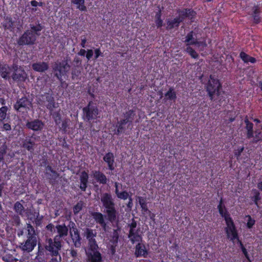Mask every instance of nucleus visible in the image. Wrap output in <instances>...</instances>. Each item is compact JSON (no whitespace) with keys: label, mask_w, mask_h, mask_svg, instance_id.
<instances>
[{"label":"nucleus","mask_w":262,"mask_h":262,"mask_svg":"<svg viewBox=\"0 0 262 262\" xmlns=\"http://www.w3.org/2000/svg\"><path fill=\"white\" fill-rule=\"evenodd\" d=\"M218 209L220 214L224 218L226 222V227L225 228V231L228 238L232 241L233 243L237 242L239 244L245 256L248 260H250L247 250L239 239L237 232L233 220L230 217L229 213L227 212L225 207L223 205L222 201H221L220 204L218 206Z\"/></svg>","instance_id":"obj_1"},{"label":"nucleus","mask_w":262,"mask_h":262,"mask_svg":"<svg viewBox=\"0 0 262 262\" xmlns=\"http://www.w3.org/2000/svg\"><path fill=\"white\" fill-rule=\"evenodd\" d=\"M85 235L89 240V248L85 250L88 262H101V254L97 250L98 246L94 239L96 235V232L86 229Z\"/></svg>","instance_id":"obj_2"},{"label":"nucleus","mask_w":262,"mask_h":262,"mask_svg":"<svg viewBox=\"0 0 262 262\" xmlns=\"http://www.w3.org/2000/svg\"><path fill=\"white\" fill-rule=\"evenodd\" d=\"M56 228L59 235L55 237L54 242L51 239H49L46 247L47 250L54 255H57L58 251L61 248V237L67 235L68 231L64 225L57 226Z\"/></svg>","instance_id":"obj_3"},{"label":"nucleus","mask_w":262,"mask_h":262,"mask_svg":"<svg viewBox=\"0 0 262 262\" xmlns=\"http://www.w3.org/2000/svg\"><path fill=\"white\" fill-rule=\"evenodd\" d=\"M12 71L13 73L12 77L14 80L24 81L27 78V75L22 68L14 66L12 69H10L8 66L1 67L0 65V75L4 78H9L10 71Z\"/></svg>","instance_id":"obj_4"},{"label":"nucleus","mask_w":262,"mask_h":262,"mask_svg":"<svg viewBox=\"0 0 262 262\" xmlns=\"http://www.w3.org/2000/svg\"><path fill=\"white\" fill-rule=\"evenodd\" d=\"M101 200L105 208L109 220L114 221L116 219V211L111 195L108 193H104L102 194Z\"/></svg>","instance_id":"obj_5"},{"label":"nucleus","mask_w":262,"mask_h":262,"mask_svg":"<svg viewBox=\"0 0 262 262\" xmlns=\"http://www.w3.org/2000/svg\"><path fill=\"white\" fill-rule=\"evenodd\" d=\"M207 91L210 99H215V96H219L221 93V85L219 80L211 76L207 86Z\"/></svg>","instance_id":"obj_6"},{"label":"nucleus","mask_w":262,"mask_h":262,"mask_svg":"<svg viewBox=\"0 0 262 262\" xmlns=\"http://www.w3.org/2000/svg\"><path fill=\"white\" fill-rule=\"evenodd\" d=\"M15 210L21 215L26 216L28 219L32 221L33 222H35L36 225L40 224V219L39 216L38 212H31V211L25 210L23 205L19 202H16L14 205Z\"/></svg>","instance_id":"obj_7"},{"label":"nucleus","mask_w":262,"mask_h":262,"mask_svg":"<svg viewBox=\"0 0 262 262\" xmlns=\"http://www.w3.org/2000/svg\"><path fill=\"white\" fill-rule=\"evenodd\" d=\"M41 27L37 26L36 28L32 27V30L26 31L18 41L20 45H29L34 43L36 39V32L40 31Z\"/></svg>","instance_id":"obj_8"},{"label":"nucleus","mask_w":262,"mask_h":262,"mask_svg":"<svg viewBox=\"0 0 262 262\" xmlns=\"http://www.w3.org/2000/svg\"><path fill=\"white\" fill-rule=\"evenodd\" d=\"M129 238L133 243L135 242H140L142 241V236L140 230L139 228H137V224L133 221L129 225Z\"/></svg>","instance_id":"obj_9"},{"label":"nucleus","mask_w":262,"mask_h":262,"mask_svg":"<svg viewBox=\"0 0 262 262\" xmlns=\"http://www.w3.org/2000/svg\"><path fill=\"white\" fill-rule=\"evenodd\" d=\"M2 259L6 262H20L16 257L15 250H6L1 252Z\"/></svg>","instance_id":"obj_10"},{"label":"nucleus","mask_w":262,"mask_h":262,"mask_svg":"<svg viewBox=\"0 0 262 262\" xmlns=\"http://www.w3.org/2000/svg\"><path fill=\"white\" fill-rule=\"evenodd\" d=\"M85 117L89 120L95 119L98 114V110L94 104L90 103L88 106L83 110Z\"/></svg>","instance_id":"obj_11"},{"label":"nucleus","mask_w":262,"mask_h":262,"mask_svg":"<svg viewBox=\"0 0 262 262\" xmlns=\"http://www.w3.org/2000/svg\"><path fill=\"white\" fill-rule=\"evenodd\" d=\"M31 106V103L26 98H22L17 101L14 105V108L16 110L20 112H27V109Z\"/></svg>","instance_id":"obj_12"},{"label":"nucleus","mask_w":262,"mask_h":262,"mask_svg":"<svg viewBox=\"0 0 262 262\" xmlns=\"http://www.w3.org/2000/svg\"><path fill=\"white\" fill-rule=\"evenodd\" d=\"M69 66L68 64L67 61H62L60 63L59 65L56 63V66L54 67V70L56 73V75L58 79H61L62 75H64L69 70Z\"/></svg>","instance_id":"obj_13"},{"label":"nucleus","mask_w":262,"mask_h":262,"mask_svg":"<svg viewBox=\"0 0 262 262\" xmlns=\"http://www.w3.org/2000/svg\"><path fill=\"white\" fill-rule=\"evenodd\" d=\"M36 238L35 236H29L28 239L25 243H22L21 249L23 251L30 252L33 250L36 245Z\"/></svg>","instance_id":"obj_14"},{"label":"nucleus","mask_w":262,"mask_h":262,"mask_svg":"<svg viewBox=\"0 0 262 262\" xmlns=\"http://www.w3.org/2000/svg\"><path fill=\"white\" fill-rule=\"evenodd\" d=\"M185 41L188 45H195L200 50H202L206 47V44L202 41H198L196 39L193 37L192 33H190L186 36Z\"/></svg>","instance_id":"obj_15"},{"label":"nucleus","mask_w":262,"mask_h":262,"mask_svg":"<svg viewBox=\"0 0 262 262\" xmlns=\"http://www.w3.org/2000/svg\"><path fill=\"white\" fill-rule=\"evenodd\" d=\"M70 234L75 246L80 247L81 245L80 237L77 228L72 226L70 230Z\"/></svg>","instance_id":"obj_16"},{"label":"nucleus","mask_w":262,"mask_h":262,"mask_svg":"<svg viewBox=\"0 0 262 262\" xmlns=\"http://www.w3.org/2000/svg\"><path fill=\"white\" fill-rule=\"evenodd\" d=\"M27 126L28 128L33 130L34 131H38L41 130L43 126V123L39 120H35L27 123Z\"/></svg>","instance_id":"obj_17"},{"label":"nucleus","mask_w":262,"mask_h":262,"mask_svg":"<svg viewBox=\"0 0 262 262\" xmlns=\"http://www.w3.org/2000/svg\"><path fill=\"white\" fill-rule=\"evenodd\" d=\"M135 254L137 257L142 256L146 257L148 254V252L145 245L142 243H139L136 246Z\"/></svg>","instance_id":"obj_18"},{"label":"nucleus","mask_w":262,"mask_h":262,"mask_svg":"<svg viewBox=\"0 0 262 262\" xmlns=\"http://www.w3.org/2000/svg\"><path fill=\"white\" fill-rule=\"evenodd\" d=\"M126 122L125 120H123L119 125L116 126L113 125L110 129V132L113 134L119 135L122 133L123 131V125L125 124Z\"/></svg>","instance_id":"obj_19"},{"label":"nucleus","mask_w":262,"mask_h":262,"mask_svg":"<svg viewBox=\"0 0 262 262\" xmlns=\"http://www.w3.org/2000/svg\"><path fill=\"white\" fill-rule=\"evenodd\" d=\"M32 68L36 71L42 72L48 69V65L44 62H38L33 64Z\"/></svg>","instance_id":"obj_20"},{"label":"nucleus","mask_w":262,"mask_h":262,"mask_svg":"<svg viewBox=\"0 0 262 262\" xmlns=\"http://www.w3.org/2000/svg\"><path fill=\"white\" fill-rule=\"evenodd\" d=\"M119 184L118 183H115V192L117 196V197L120 199L122 200H126L129 197V194L126 191H122L120 192L119 191Z\"/></svg>","instance_id":"obj_21"},{"label":"nucleus","mask_w":262,"mask_h":262,"mask_svg":"<svg viewBox=\"0 0 262 262\" xmlns=\"http://www.w3.org/2000/svg\"><path fill=\"white\" fill-rule=\"evenodd\" d=\"M5 104V100L0 98V122L3 121L6 118V113L7 111V107L6 106H3Z\"/></svg>","instance_id":"obj_22"},{"label":"nucleus","mask_w":262,"mask_h":262,"mask_svg":"<svg viewBox=\"0 0 262 262\" xmlns=\"http://www.w3.org/2000/svg\"><path fill=\"white\" fill-rule=\"evenodd\" d=\"M104 160L108 164L109 168L111 170L114 169L113 162H114V156L112 153H108L104 157Z\"/></svg>","instance_id":"obj_23"},{"label":"nucleus","mask_w":262,"mask_h":262,"mask_svg":"<svg viewBox=\"0 0 262 262\" xmlns=\"http://www.w3.org/2000/svg\"><path fill=\"white\" fill-rule=\"evenodd\" d=\"M88 175L85 172H82L80 175V188L82 190H85L86 187V183L88 181Z\"/></svg>","instance_id":"obj_24"},{"label":"nucleus","mask_w":262,"mask_h":262,"mask_svg":"<svg viewBox=\"0 0 262 262\" xmlns=\"http://www.w3.org/2000/svg\"><path fill=\"white\" fill-rule=\"evenodd\" d=\"M93 176L96 178L98 182H99L101 183L105 184L106 183V177L102 173H100L99 171H95L93 173Z\"/></svg>","instance_id":"obj_25"},{"label":"nucleus","mask_w":262,"mask_h":262,"mask_svg":"<svg viewBox=\"0 0 262 262\" xmlns=\"http://www.w3.org/2000/svg\"><path fill=\"white\" fill-rule=\"evenodd\" d=\"M16 23L13 22L11 18H7L4 22V26L6 29L13 30L14 29Z\"/></svg>","instance_id":"obj_26"},{"label":"nucleus","mask_w":262,"mask_h":262,"mask_svg":"<svg viewBox=\"0 0 262 262\" xmlns=\"http://www.w3.org/2000/svg\"><path fill=\"white\" fill-rule=\"evenodd\" d=\"M73 4L76 5L77 9L81 11H85L86 7L84 5V0H71Z\"/></svg>","instance_id":"obj_27"},{"label":"nucleus","mask_w":262,"mask_h":262,"mask_svg":"<svg viewBox=\"0 0 262 262\" xmlns=\"http://www.w3.org/2000/svg\"><path fill=\"white\" fill-rule=\"evenodd\" d=\"M92 215L94 219L99 224H100L102 226H105V224L104 222L103 216V215L98 212H94L92 214Z\"/></svg>","instance_id":"obj_28"},{"label":"nucleus","mask_w":262,"mask_h":262,"mask_svg":"<svg viewBox=\"0 0 262 262\" xmlns=\"http://www.w3.org/2000/svg\"><path fill=\"white\" fill-rule=\"evenodd\" d=\"M246 124V129L247 130V137L251 138L253 137V124L250 123L247 119L245 120Z\"/></svg>","instance_id":"obj_29"},{"label":"nucleus","mask_w":262,"mask_h":262,"mask_svg":"<svg viewBox=\"0 0 262 262\" xmlns=\"http://www.w3.org/2000/svg\"><path fill=\"white\" fill-rule=\"evenodd\" d=\"M137 200L142 208V212L147 211L148 208L147 206L145 199L141 196H138L137 198Z\"/></svg>","instance_id":"obj_30"},{"label":"nucleus","mask_w":262,"mask_h":262,"mask_svg":"<svg viewBox=\"0 0 262 262\" xmlns=\"http://www.w3.org/2000/svg\"><path fill=\"white\" fill-rule=\"evenodd\" d=\"M240 57L245 62H250L251 63H254L255 61L254 58L249 56L244 52L241 53Z\"/></svg>","instance_id":"obj_31"},{"label":"nucleus","mask_w":262,"mask_h":262,"mask_svg":"<svg viewBox=\"0 0 262 262\" xmlns=\"http://www.w3.org/2000/svg\"><path fill=\"white\" fill-rule=\"evenodd\" d=\"M180 18H174L172 21H168V27L170 29L178 26L179 23L182 21Z\"/></svg>","instance_id":"obj_32"},{"label":"nucleus","mask_w":262,"mask_h":262,"mask_svg":"<svg viewBox=\"0 0 262 262\" xmlns=\"http://www.w3.org/2000/svg\"><path fill=\"white\" fill-rule=\"evenodd\" d=\"M245 221L247 222V226L249 228H251L255 224V220L249 215L245 217Z\"/></svg>","instance_id":"obj_33"},{"label":"nucleus","mask_w":262,"mask_h":262,"mask_svg":"<svg viewBox=\"0 0 262 262\" xmlns=\"http://www.w3.org/2000/svg\"><path fill=\"white\" fill-rule=\"evenodd\" d=\"M46 105L49 109L52 111L53 108H55L56 107L57 104H55L53 101V98L50 97L48 100V103Z\"/></svg>","instance_id":"obj_34"},{"label":"nucleus","mask_w":262,"mask_h":262,"mask_svg":"<svg viewBox=\"0 0 262 262\" xmlns=\"http://www.w3.org/2000/svg\"><path fill=\"white\" fill-rule=\"evenodd\" d=\"M166 97L167 99L173 100L176 98V94L172 89H170L166 94Z\"/></svg>","instance_id":"obj_35"},{"label":"nucleus","mask_w":262,"mask_h":262,"mask_svg":"<svg viewBox=\"0 0 262 262\" xmlns=\"http://www.w3.org/2000/svg\"><path fill=\"white\" fill-rule=\"evenodd\" d=\"M142 213L144 214V215L147 217H149L151 220L152 221H155V214L154 213H152L149 210L147 209V211H143L142 212Z\"/></svg>","instance_id":"obj_36"},{"label":"nucleus","mask_w":262,"mask_h":262,"mask_svg":"<svg viewBox=\"0 0 262 262\" xmlns=\"http://www.w3.org/2000/svg\"><path fill=\"white\" fill-rule=\"evenodd\" d=\"M83 204L82 202H79L74 207L73 210L75 214L78 213L82 209Z\"/></svg>","instance_id":"obj_37"},{"label":"nucleus","mask_w":262,"mask_h":262,"mask_svg":"<svg viewBox=\"0 0 262 262\" xmlns=\"http://www.w3.org/2000/svg\"><path fill=\"white\" fill-rule=\"evenodd\" d=\"M187 52L192 57L195 58L198 56L197 53L190 47H187L186 49Z\"/></svg>","instance_id":"obj_38"},{"label":"nucleus","mask_w":262,"mask_h":262,"mask_svg":"<svg viewBox=\"0 0 262 262\" xmlns=\"http://www.w3.org/2000/svg\"><path fill=\"white\" fill-rule=\"evenodd\" d=\"M195 14V13L193 11L191 10L190 9L186 10V11L185 12V15H186V16L188 17L190 19H191L192 17L193 16H194Z\"/></svg>","instance_id":"obj_39"},{"label":"nucleus","mask_w":262,"mask_h":262,"mask_svg":"<svg viewBox=\"0 0 262 262\" xmlns=\"http://www.w3.org/2000/svg\"><path fill=\"white\" fill-rule=\"evenodd\" d=\"M27 230L28 231V234L29 235V236H34V230L33 228L32 227V226L29 224H27Z\"/></svg>","instance_id":"obj_40"},{"label":"nucleus","mask_w":262,"mask_h":262,"mask_svg":"<svg viewBox=\"0 0 262 262\" xmlns=\"http://www.w3.org/2000/svg\"><path fill=\"white\" fill-rule=\"evenodd\" d=\"M46 171H47V173L48 174H50L51 176H52V177H54V178L56 177V175H57L55 171H53L51 169V168L50 167H47Z\"/></svg>","instance_id":"obj_41"},{"label":"nucleus","mask_w":262,"mask_h":262,"mask_svg":"<svg viewBox=\"0 0 262 262\" xmlns=\"http://www.w3.org/2000/svg\"><path fill=\"white\" fill-rule=\"evenodd\" d=\"M53 256H55L56 257L52 258L51 259V262H60L61 261V257L60 256L57 254V255H54L52 252H51Z\"/></svg>","instance_id":"obj_42"},{"label":"nucleus","mask_w":262,"mask_h":262,"mask_svg":"<svg viewBox=\"0 0 262 262\" xmlns=\"http://www.w3.org/2000/svg\"><path fill=\"white\" fill-rule=\"evenodd\" d=\"M160 15L159 14L156 15L157 20L156 21V25L158 27H161L162 24V20L160 18Z\"/></svg>","instance_id":"obj_43"},{"label":"nucleus","mask_w":262,"mask_h":262,"mask_svg":"<svg viewBox=\"0 0 262 262\" xmlns=\"http://www.w3.org/2000/svg\"><path fill=\"white\" fill-rule=\"evenodd\" d=\"M51 114L53 116V118H54L56 123L57 124H59L60 123V118L59 116L58 113H57V114L51 113Z\"/></svg>","instance_id":"obj_44"},{"label":"nucleus","mask_w":262,"mask_h":262,"mask_svg":"<svg viewBox=\"0 0 262 262\" xmlns=\"http://www.w3.org/2000/svg\"><path fill=\"white\" fill-rule=\"evenodd\" d=\"M24 147L27 148L28 150L32 149L33 144L30 142L25 143L23 145Z\"/></svg>","instance_id":"obj_45"},{"label":"nucleus","mask_w":262,"mask_h":262,"mask_svg":"<svg viewBox=\"0 0 262 262\" xmlns=\"http://www.w3.org/2000/svg\"><path fill=\"white\" fill-rule=\"evenodd\" d=\"M253 192H254L253 200H254V202L255 203V204L257 205V201L259 199V193L256 190H255Z\"/></svg>","instance_id":"obj_46"},{"label":"nucleus","mask_w":262,"mask_h":262,"mask_svg":"<svg viewBox=\"0 0 262 262\" xmlns=\"http://www.w3.org/2000/svg\"><path fill=\"white\" fill-rule=\"evenodd\" d=\"M93 51L92 50H88L86 52V58L89 60L93 56Z\"/></svg>","instance_id":"obj_47"},{"label":"nucleus","mask_w":262,"mask_h":262,"mask_svg":"<svg viewBox=\"0 0 262 262\" xmlns=\"http://www.w3.org/2000/svg\"><path fill=\"white\" fill-rule=\"evenodd\" d=\"M243 150H244V147L243 146L240 147L237 149H236L235 150V154L237 156H239L240 155V154L242 152Z\"/></svg>","instance_id":"obj_48"},{"label":"nucleus","mask_w":262,"mask_h":262,"mask_svg":"<svg viewBox=\"0 0 262 262\" xmlns=\"http://www.w3.org/2000/svg\"><path fill=\"white\" fill-rule=\"evenodd\" d=\"M101 54V51L99 49H96L95 50V58H98V57L99 56H100Z\"/></svg>","instance_id":"obj_49"},{"label":"nucleus","mask_w":262,"mask_h":262,"mask_svg":"<svg viewBox=\"0 0 262 262\" xmlns=\"http://www.w3.org/2000/svg\"><path fill=\"white\" fill-rule=\"evenodd\" d=\"M3 128L6 130H10L11 129V125L8 123L4 124Z\"/></svg>","instance_id":"obj_50"},{"label":"nucleus","mask_w":262,"mask_h":262,"mask_svg":"<svg viewBox=\"0 0 262 262\" xmlns=\"http://www.w3.org/2000/svg\"><path fill=\"white\" fill-rule=\"evenodd\" d=\"M86 42V39L85 37L81 38V46L82 47H83V48L85 47Z\"/></svg>","instance_id":"obj_51"},{"label":"nucleus","mask_w":262,"mask_h":262,"mask_svg":"<svg viewBox=\"0 0 262 262\" xmlns=\"http://www.w3.org/2000/svg\"><path fill=\"white\" fill-rule=\"evenodd\" d=\"M30 3L32 7H37L39 5V3L35 0L32 1Z\"/></svg>","instance_id":"obj_52"},{"label":"nucleus","mask_w":262,"mask_h":262,"mask_svg":"<svg viewBox=\"0 0 262 262\" xmlns=\"http://www.w3.org/2000/svg\"><path fill=\"white\" fill-rule=\"evenodd\" d=\"M86 53V51L84 49H81L78 53V55L81 56H84Z\"/></svg>","instance_id":"obj_53"},{"label":"nucleus","mask_w":262,"mask_h":262,"mask_svg":"<svg viewBox=\"0 0 262 262\" xmlns=\"http://www.w3.org/2000/svg\"><path fill=\"white\" fill-rule=\"evenodd\" d=\"M46 227L48 230H49L51 231H52L53 229L54 228V226L52 224H49V225H47Z\"/></svg>","instance_id":"obj_54"},{"label":"nucleus","mask_w":262,"mask_h":262,"mask_svg":"<svg viewBox=\"0 0 262 262\" xmlns=\"http://www.w3.org/2000/svg\"><path fill=\"white\" fill-rule=\"evenodd\" d=\"M71 254L73 257H75L77 255V252L74 250H72Z\"/></svg>","instance_id":"obj_55"},{"label":"nucleus","mask_w":262,"mask_h":262,"mask_svg":"<svg viewBox=\"0 0 262 262\" xmlns=\"http://www.w3.org/2000/svg\"><path fill=\"white\" fill-rule=\"evenodd\" d=\"M129 201L128 202V204L127 206L129 207H131L132 206V199L130 197H129Z\"/></svg>","instance_id":"obj_56"},{"label":"nucleus","mask_w":262,"mask_h":262,"mask_svg":"<svg viewBox=\"0 0 262 262\" xmlns=\"http://www.w3.org/2000/svg\"><path fill=\"white\" fill-rule=\"evenodd\" d=\"M262 138V136H259V135H257V134L255 135V137L254 138V140L255 141H257L260 140Z\"/></svg>","instance_id":"obj_57"},{"label":"nucleus","mask_w":262,"mask_h":262,"mask_svg":"<svg viewBox=\"0 0 262 262\" xmlns=\"http://www.w3.org/2000/svg\"><path fill=\"white\" fill-rule=\"evenodd\" d=\"M17 234L19 236L22 235L23 234V231H20L19 232H18Z\"/></svg>","instance_id":"obj_58"},{"label":"nucleus","mask_w":262,"mask_h":262,"mask_svg":"<svg viewBox=\"0 0 262 262\" xmlns=\"http://www.w3.org/2000/svg\"><path fill=\"white\" fill-rule=\"evenodd\" d=\"M42 5V3H39V5L38 6H41Z\"/></svg>","instance_id":"obj_59"},{"label":"nucleus","mask_w":262,"mask_h":262,"mask_svg":"<svg viewBox=\"0 0 262 262\" xmlns=\"http://www.w3.org/2000/svg\"><path fill=\"white\" fill-rule=\"evenodd\" d=\"M32 11H36V8H35V9L33 8L32 9Z\"/></svg>","instance_id":"obj_60"},{"label":"nucleus","mask_w":262,"mask_h":262,"mask_svg":"<svg viewBox=\"0 0 262 262\" xmlns=\"http://www.w3.org/2000/svg\"><path fill=\"white\" fill-rule=\"evenodd\" d=\"M254 121H256L257 122H259V121H258V120H257V119H255V120H254Z\"/></svg>","instance_id":"obj_61"},{"label":"nucleus","mask_w":262,"mask_h":262,"mask_svg":"<svg viewBox=\"0 0 262 262\" xmlns=\"http://www.w3.org/2000/svg\"><path fill=\"white\" fill-rule=\"evenodd\" d=\"M211 1V0H206V1H207V2H210V1Z\"/></svg>","instance_id":"obj_62"}]
</instances>
